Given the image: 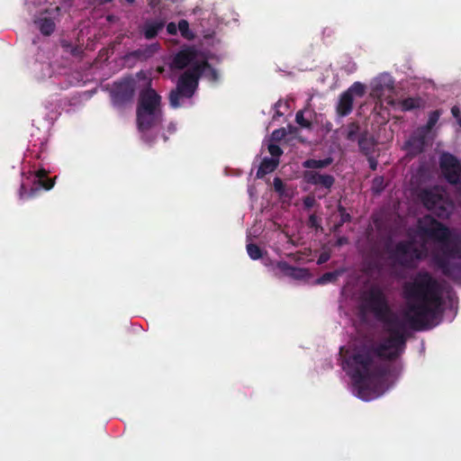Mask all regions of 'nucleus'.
Wrapping results in <instances>:
<instances>
[{"instance_id":"1","label":"nucleus","mask_w":461,"mask_h":461,"mask_svg":"<svg viewBox=\"0 0 461 461\" xmlns=\"http://www.w3.org/2000/svg\"><path fill=\"white\" fill-rule=\"evenodd\" d=\"M379 321L384 323L389 337L381 343L363 344L348 362L354 368L351 375L354 392L366 402L376 399L387 390L391 371L389 362L396 360L406 345V324L402 320L391 312Z\"/></svg>"},{"instance_id":"2","label":"nucleus","mask_w":461,"mask_h":461,"mask_svg":"<svg viewBox=\"0 0 461 461\" xmlns=\"http://www.w3.org/2000/svg\"><path fill=\"white\" fill-rule=\"evenodd\" d=\"M406 301L404 317L411 328L423 330L438 325L444 313V299L438 280L428 271H419L402 286Z\"/></svg>"},{"instance_id":"3","label":"nucleus","mask_w":461,"mask_h":461,"mask_svg":"<svg viewBox=\"0 0 461 461\" xmlns=\"http://www.w3.org/2000/svg\"><path fill=\"white\" fill-rule=\"evenodd\" d=\"M418 233L421 238L435 243L431 250L433 265L442 274L453 280H461V232L426 215L418 221Z\"/></svg>"},{"instance_id":"4","label":"nucleus","mask_w":461,"mask_h":461,"mask_svg":"<svg viewBox=\"0 0 461 461\" xmlns=\"http://www.w3.org/2000/svg\"><path fill=\"white\" fill-rule=\"evenodd\" d=\"M161 96L149 86L143 88L139 95L137 104V125L140 131H146L161 120Z\"/></svg>"},{"instance_id":"5","label":"nucleus","mask_w":461,"mask_h":461,"mask_svg":"<svg viewBox=\"0 0 461 461\" xmlns=\"http://www.w3.org/2000/svg\"><path fill=\"white\" fill-rule=\"evenodd\" d=\"M418 197L428 211L440 219H447L454 210L453 202L438 185L421 189Z\"/></svg>"},{"instance_id":"6","label":"nucleus","mask_w":461,"mask_h":461,"mask_svg":"<svg viewBox=\"0 0 461 461\" xmlns=\"http://www.w3.org/2000/svg\"><path fill=\"white\" fill-rule=\"evenodd\" d=\"M201 77V71L198 68H188L179 77L176 82V86L169 93V104L172 108H178L181 106L180 98H191L199 84Z\"/></svg>"},{"instance_id":"7","label":"nucleus","mask_w":461,"mask_h":461,"mask_svg":"<svg viewBox=\"0 0 461 461\" xmlns=\"http://www.w3.org/2000/svg\"><path fill=\"white\" fill-rule=\"evenodd\" d=\"M362 308L372 312L377 320L391 313L388 299L382 287L372 285L361 294Z\"/></svg>"},{"instance_id":"8","label":"nucleus","mask_w":461,"mask_h":461,"mask_svg":"<svg viewBox=\"0 0 461 461\" xmlns=\"http://www.w3.org/2000/svg\"><path fill=\"white\" fill-rule=\"evenodd\" d=\"M136 90V81L133 77H124L113 85L110 92L113 107L123 110L133 102Z\"/></svg>"},{"instance_id":"9","label":"nucleus","mask_w":461,"mask_h":461,"mask_svg":"<svg viewBox=\"0 0 461 461\" xmlns=\"http://www.w3.org/2000/svg\"><path fill=\"white\" fill-rule=\"evenodd\" d=\"M439 167L446 181L455 185L461 197V161L449 152H443L439 157Z\"/></svg>"},{"instance_id":"10","label":"nucleus","mask_w":461,"mask_h":461,"mask_svg":"<svg viewBox=\"0 0 461 461\" xmlns=\"http://www.w3.org/2000/svg\"><path fill=\"white\" fill-rule=\"evenodd\" d=\"M36 179L32 185L28 190L24 184H22L19 188L18 195L22 201H26L36 197L42 189L50 190L55 184V179L48 178V171L41 168L35 173Z\"/></svg>"},{"instance_id":"11","label":"nucleus","mask_w":461,"mask_h":461,"mask_svg":"<svg viewBox=\"0 0 461 461\" xmlns=\"http://www.w3.org/2000/svg\"><path fill=\"white\" fill-rule=\"evenodd\" d=\"M392 258L403 267H412L411 240H402L396 243L391 253Z\"/></svg>"},{"instance_id":"12","label":"nucleus","mask_w":461,"mask_h":461,"mask_svg":"<svg viewBox=\"0 0 461 461\" xmlns=\"http://www.w3.org/2000/svg\"><path fill=\"white\" fill-rule=\"evenodd\" d=\"M198 51L194 47H187L179 50L173 58L171 68L174 69H184L188 66L192 67L197 60Z\"/></svg>"},{"instance_id":"13","label":"nucleus","mask_w":461,"mask_h":461,"mask_svg":"<svg viewBox=\"0 0 461 461\" xmlns=\"http://www.w3.org/2000/svg\"><path fill=\"white\" fill-rule=\"evenodd\" d=\"M426 137L427 134L424 133V131L418 129L405 142V149L408 155L416 157L422 153L426 146Z\"/></svg>"},{"instance_id":"14","label":"nucleus","mask_w":461,"mask_h":461,"mask_svg":"<svg viewBox=\"0 0 461 461\" xmlns=\"http://www.w3.org/2000/svg\"><path fill=\"white\" fill-rule=\"evenodd\" d=\"M303 178L307 184L321 185L330 190L335 183V177L328 174H320L314 170H307L303 174Z\"/></svg>"},{"instance_id":"15","label":"nucleus","mask_w":461,"mask_h":461,"mask_svg":"<svg viewBox=\"0 0 461 461\" xmlns=\"http://www.w3.org/2000/svg\"><path fill=\"white\" fill-rule=\"evenodd\" d=\"M165 24L166 21L163 19L147 20L141 32L147 40H152L165 27Z\"/></svg>"},{"instance_id":"16","label":"nucleus","mask_w":461,"mask_h":461,"mask_svg":"<svg viewBox=\"0 0 461 461\" xmlns=\"http://www.w3.org/2000/svg\"><path fill=\"white\" fill-rule=\"evenodd\" d=\"M424 100L420 96H409L394 103L397 109L402 112H411L424 106Z\"/></svg>"},{"instance_id":"17","label":"nucleus","mask_w":461,"mask_h":461,"mask_svg":"<svg viewBox=\"0 0 461 461\" xmlns=\"http://www.w3.org/2000/svg\"><path fill=\"white\" fill-rule=\"evenodd\" d=\"M358 148L360 152L365 156L375 153L376 140L367 131L362 132L358 137Z\"/></svg>"},{"instance_id":"18","label":"nucleus","mask_w":461,"mask_h":461,"mask_svg":"<svg viewBox=\"0 0 461 461\" xmlns=\"http://www.w3.org/2000/svg\"><path fill=\"white\" fill-rule=\"evenodd\" d=\"M354 99L349 93L343 92L339 98L336 112L339 116L345 117L348 115L353 110Z\"/></svg>"},{"instance_id":"19","label":"nucleus","mask_w":461,"mask_h":461,"mask_svg":"<svg viewBox=\"0 0 461 461\" xmlns=\"http://www.w3.org/2000/svg\"><path fill=\"white\" fill-rule=\"evenodd\" d=\"M279 165V159L264 158L257 171V178H263L266 175L274 172Z\"/></svg>"},{"instance_id":"20","label":"nucleus","mask_w":461,"mask_h":461,"mask_svg":"<svg viewBox=\"0 0 461 461\" xmlns=\"http://www.w3.org/2000/svg\"><path fill=\"white\" fill-rule=\"evenodd\" d=\"M193 68H198L201 71V77L204 76L210 81L215 82L219 78L217 70L205 59L196 62Z\"/></svg>"},{"instance_id":"21","label":"nucleus","mask_w":461,"mask_h":461,"mask_svg":"<svg viewBox=\"0 0 461 461\" xmlns=\"http://www.w3.org/2000/svg\"><path fill=\"white\" fill-rule=\"evenodd\" d=\"M40 32L45 35L50 36L55 31V23L50 17H44L35 21Z\"/></svg>"},{"instance_id":"22","label":"nucleus","mask_w":461,"mask_h":461,"mask_svg":"<svg viewBox=\"0 0 461 461\" xmlns=\"http://www.w3.org/2000/svg\"><path fill=\"white\" fill-rule=\"evenodd\" d=\"M332 161L333 159L331 158H326L323 159L309 158L303 162V166L305 168L311 169L324 168L329 167L332 163Z\"/></svg>"},{"instance_id":"23","label":"nucleus","mask_w":461,"mask_h":461,"mask_svg":"<svg viewBox=\"0 0 461 461\" xmlns=\"http://www.w3.org/2000/svg\"><path fill=\"white\" fill-rule=\"evenodd\" d=\"M360 126L357 122L348 123L345 129V138L349 141L358 140Z\"/></svg>"},{"instance_id":"24","label":"nucleus","mask_w":461,"mask_h":461,"mask_svg":"<svg viewBox=\"0 0 461 461\" xmlns=\"http://www.w3.org/2000/svg\"><path fill=\"white\" fill-rule=\"evenodd\" d=\"M441 113H442L440 110H435V111H432L431 113H429V119L427 121L426 125L419 128V130L424 131V133L428 134V132H429L434 128V126L437 124Z\"/></svg>"},{"instance_id":"25","label":"nucleus","mask_w":461,"mask_h":461,"mask_svg":"<svg viewBox=\"0 0 461 461\" xmlns=\"http://www.w3.org/2000/svg\"><path fill=\"white\" fill-rule=\"evenodd\" d=\"M178 31L185 40L192 41L195 38V34L189 28V23L185 19L178 22Z\"/></svg>"},{"instance_id":"26","label":"nucleus","mask_w":461,"mask_h":461,"mask_svg":"<svg viewBox=\"0 0 461 461\" xmlns=\"http://www.w3.org/2000/svg\"><path fill=\"white\" fill-rule=\"evenodd\" d=\"M156 50H157V46L150 45L143 50L139 49V50L132 51L131 55L134 58H137L140 59H147L152 57V55L155 53Z\"/></svg>"},{"instance_id":"27","label":"nucleus","mask_w":461,"mask_h":461,"mask_svg":"<svg viewBox=\"0 0 461 461\" xmlns=\"http://www.w3.org/2000/svg\"><path fill=\"white\" fill-rule=\"evenodd\" d=\"M276 267L288 276H297V272H301V268H297L289 265L286 261H279L276 264Z\"/></svg>"},{"instance_id":"28","label":"nucleus","mask_w":461,"mask_h":461,"mask_svg":"<svg viewBox=\"0 0 461 461\" xmlns=\"http://www.w3.org/2000/svg\"><path fill=\"white\" fill-rule=\"evenodd\" d=\"M341 274H342V271H340V270H335L333 272L324 273L321 276H320L316 280V283L318 285H326L329 283H334Z\"/></svg>"},{"instance_id":"29","label":"nucleus","mask_w":461,"mask_h":461,"mask_svg":"<svg viewBox=\"0 0 461 461\" xmlns=\"http://www.w3.org/2000/svg\"><path fill=\"white\" fill-rule=\"evenodd\" d=\"M346 92L349 93V95H351L353 99L354 96L362 97L366 93V86L360 82H355Z\"/></svg>"},{"instance_id":"30","label":"nucleus","mask_w":461,"mask_h":461,"mask_svg":"<svg viewBox=\"0 0 461 461\" xmlns=\"http://www.w3.org/2000/svg\"><path fill=\"white\" fill-rule=\"evenodd\" d=\"M247 252L253 260L259 259L263 256V250L255 243H249L247 245Z\"/></svg>"},{"instance_id":"31","label":"nucleus","mask_w":461,"mask_h":461,"mask_svg":"<svg viewBox=\"0 0 461 461\" xmlns=\"http://www.w3.org/2000/svg\"><path fill=\"white\" fill-rule=\"evenodd\" d=\"M385 188L384 178L382 176H377L372 180L371 190L375 194H381Z\"/></svg>"},{"instance_id":"32","label":"nucleus","mask_w":461,"mask_h":461,"mask_svg":"<svg viewBox=\"0 0 461 461\" xmlns=\"http://www.w3.org/2000/svg\"><path fill=\"white\" fill-rule=\"evenodd\" d=\"M427 257V250L419 249L414 246L413 240H411V258H412V267L414 266L416 261H420Z\"/></svg>"},{"instance_id":"33","label":"nucleus","mask_w":461,"mask_h":461,"mask_svg":"<svg viewBox=\"0 0 461 461\" xmlns=\"http://www.w3.org/2000/svg\"><path fill=\"white\" fill-rule=\"evenodd\" d=\"M295 122L302 127L305 129H312V123L311 121L304 118V113L303 110H300L296 113Z\"/></svg>"},{"instance_id":"34","label":"nucleus","mask_w":461,"mask_h":461,"mask_svg":"<svg viewBox=\"0 0 461 461\" xmlns=\"http://www.w3.org/2000/svg\"><path fill=\"white\" fill-rule=\"evenodd\" d=\"M308 226L310 228H312V229H315L316 230H322V227L321 225V220L319 219V217L312 213L309 216V220H308Z\"/></svg>"},{"instance_id":"35","label":"nucleus","mask_w":461,"mask_h":461,"mask_svg":"<svg viewBox=\"0 0 461 461\" xmlns=\"http://www.w3.org/2000/svg\"><path fill=\"white\" fill-rule=\"evenodd\" d=\"M338 212H339L340 221L344 223L350 222L352 216L347 212L346 208L340 203L338 205Z\"/></svg>"},{"instance_id":"36","label":"nucleus","mask_w":461,"mask_h":461,"mask_svg":"<svg viewBox=\"0 0 461 461\" xmlns=\"http://www.w3.org/2000/svg\"><path fill=\"white\" fill-rule=\"evenodd\" d=\"M267 149H268V152L272 156L271 158L279 159V157L283 154L282 149L276 144L271 143L268 145Z\"/></svg>"},{"instance_id":"37","label":"nucleus","mask_w":461,"mask_h":461,"mask_svg":"<svg viewBox=\"0 0 461 461\" xmlns=\"http://www.w3.org/2000/svg\"><path fill=\"white\" fill-rule=\"evenodd\" d=\"M274 190L279 194H283L285 193V185L283 180L280 177H275L273 180Z\"/></svg>"},{"instance_id":"38","label":"nucleus","mask_w":461,"mask_h":461,"mask_svg":"<svg viewBox=\"0 0 461 461\" xmlns=\"http://www.w3.org/2000/svg\"><path fill=\"white\" fill-rule=\"evenodd\" d=\"M285 135L286 132L285 129H279L273 131L272 138L275 140H281L283 138H285Z\"/></svg>"},{"instance_id":"39","label":"nucleus","mask_w":461,"mask_h":461,"mask_svg":"<svg viewBox=\"0 0 461 461\" xmlns=\"http://www.w3.org/2000/svg\"><path fill=\"white\" fill-rule=\"evenodd\" d=\"M366 157L367 158L369 167L372 170H375L377 168L378 162L377 159L374 157V154H370L369 156Z\"/></svg>"},{"instance_id":"40","label":"nucleus","mask_w":461,"mask_h":461,"mask_svg":"<svg viewBox=\"0 0 461 461\" xmlns=\"http://www.w3.org/2000/svg\"><path fill=\"white\" fill-rule=\"evenodd\" d=\"M178 24L176 25L175 23L171 22L167 25V32L170 35H176L177 33Z\"/></svg>"},{"instance_id":"41","label":"nucleus","mask_w":461,"mask_h":461,"mask_svg":"<svg viewBox=\"0 0 461 461\" xmlns=\"http://www.w3.org/2000/svg\"><path fill=\"white\" fill-rule=\"evenodd\" d=\"M451 113H452L453 117H455L456 120H458L461 117V111L457 105H454L451 108Z\"/></svg>"},{"instance_id":"42","label":"nucleus","mask_w":461,"mask_h":461,"mask_svg":"<svg viewBox=\"0 0 461 461\" xmlns=\"http://www.w3.org/2000/svg\"><path fill=\"white\" fill-rule=\"evenodd\" d=\"M330 258V255L328 253H321L317 260L319 265L326 263Z\"/></svg>"},{"instance_id":"43","label":"nucleus","mask_w":461,"mask_h":461,"mask_svg":"<svg viewBox=\"0 0 461 461\" xmlns=\"http://www.w3.org/2000/svg\"><path fill=\"white\" fill-rule=\"evenodd\" d=\"M303 203L304 205L307 207V208H310L313 205L314 203V198L312 197H310V196H307L304 201H303Z\"/></svg>"},{"instance_id":"44","label":"nucleus","mask_w":461,"mask_h":461,"mask_svg":"<svg viewBox=\"0 0 461 461\" xmlns=\"http://www.w3.org/2000/svg\"><path fill=\"white\" fill-rule=\"evenodd\" d=\"M344 222H342L340 220L334 225V231L339 230L342 226Z\"/></svg>"},{"instance_id":"45","label":"nucleus","mask_w":461,"mask_h":461,"mask_svg":"<svg viewBox=\"0 0 461 461\" xmlns=\"http://www.w3.org/2000/svg\"><path fill=\"white\" fill-rule=\"evenodd\" d=\"M425 171H426L425 167H424V166H420V167H419V169H418V174H419V175H420V176H422V175L425 173Z\"/></svg>"},{"instance_id":"46","label":"nucleus","mask_w":461,"mask_h":461,"mask_svg":"<svg viewBox=\"0 0 461 461\" xmlns=\"http://www.w3.org/2000/svg\"><path fill=\"white\" fill-rule=\"evenodd\" d=\"M347 241H348L347 238H344V237L339 238V239L338 240V243H339V245H343V244L347 243Z\"/></svg>"},{"instance_id":"47","label":"nucleus","mask_w":461,"mask_h":461,"mask_svg":"<svg viewBox=\"0 0 461 461\" xmlns=\"http://www.w3.org/2000/svg\"><path fill=\"white\" fill-rule=\"evenodd\" d=\"M149 5L150 7L153 8L155 6V0H150Z\"/></svg>"},{"instance_id":"48","label":"nucleus","mask_w":461,"mask_h":461,"mask_svg":"<svg viewBox=\"0 0 461 461\" xmlns=\"http://www.w3.org/2000/svg\"><path fill=\"white\" fill-rule=\"evenodd\" d=\"M276 116H282L283 113L279 112L278 110L276 111Z\"/></svg>"},{"instance_id":"49","label":"nucleus","mask_w":461,"mask_h":461,"mask_svg":"<svg viewBox=\"0 0 461 461\" xmlns=\"http://www.w3.org/2000/svg\"><path fill=\"white\" fill-rule=\"evenodd\" d=\"M103 4H107L112 2L113 0H100Z\"/></svg>"},{"instance_id":"50","label":"nucleus","mask_w":461,"mask_h":461,"mask_svg":"<svg viewBox=\"0 0 461 461\" xmlns=\"http://www.w3.org/2000/svg\"><path fill=\"white\" fill-rule=\"evenodd\" d=\"M279 105H281V101L276 102V104H275V107L276 108V107H278Z\"/></svg>"},{"instance_id":"51","label":"nucleus","mask_w":461,"mask_h":461,"mask_svg":"<svg viewBox=\"0 0 461 461\" xmlns=\"http://www.w3.org/2000/svg\"><path fill=\"white\" fill-rule=\"evenodd\" d=\"M459 126L461 127V117L457 120Z\"/></svg>"},{"instance_id":"52","label":"nucleus","mask_w":461,"mask_h":461,"mask_svg":"<svg viewBox=\"0 0 461 461\" xmlns=\"http://www.w3.org/2000/svg\"><path fill=\"white\" fill-rule=\"evenodd\" d=\"M129 4H132L135 0H126Z\"/></svg>"},{"instance_id":"53","label":"nucleus","mask_w":461,"mask_h":461,"mask_svg":"<svg viewBox=\"0 0 461 461\" xmlns=\"http://www.w3.org/2000/svg\"><path fill=\"white\" fill-rule=\"evenodd\" d=\"M71 52H72V55H76V50H75V49H73Z\"/></svg>"}]
</instances>
